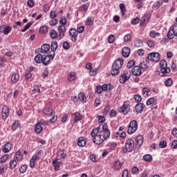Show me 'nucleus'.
Instances as JSON below:
<instances>
[{
	"mask_svg": "<svg viewBox=\"0 0 177 177\" xmlns=\"http://www.w3.org/2000/svg\"><path fill=\"white\" fill-rule=\"evenodd\" d=\"M93 138V143L95 145H102L104 140H107L110 138V130L107 124L103 125L100 124L97 128L93 129L91 133Z\"/></svg>",
	"mask_w": 177,
	"mask_h": 177,
	"instance_id": "nucleus-1",
	"label": "nucleus"
},
{
	"mask_svg": "<svg viewBox=\"0 0 177 177\" xmlns=\"http://www.w3.org/2000/svg\"><path fill=\"white\" fill-rule=\"evenodd\" d=\"M133 147H135V141L132 140V138L128 139L125 142V147L122 148V153H131L132 150H133Z\"/></svg>",
	"mask_w": 177,
	"mask_h": 177,
	"instance_id": "nucleus-2",
	"label": "nucleus"
},
{
	"mask_svg": "<svg viewBox=\"0 0 177 177\" xmlns=\"http://www.w3.org/2000/svg\"><path fill=\"white\" fill-rule=\"evenodd\" d=\"M136 131H138V122L136 120H132L129 124L127 133L132 135V133H135Z\"/></svg>",
	"mask_w": 177,
	"mask_h": 177,
	"instance_id": "nucleus-3",
	"label": "nucleus"
},
{
	"mask_svg": "<svg viewBox=\"0 0 177 177\" xmlns=\"http://www.w3.org/2000/svg\"><path fill=\"white\" fill-rule=\"evenodd\" d=\"M129 78H131V71L126 70L124 71L123 74L120 75L119 82H120V84H125Z\"/></svg>",
	"mask_w": 177,
	"mask_h": 177,
	"instance_id": "nucleus-4",
	"label": "nucleus"
},
{
	"mask_svg": "<svg viewBox=\"0 0 177 177\" xmlns=\"http://www.w3.org/2000/svg\"><path fill=\"white\" fill-rule=\"evenodd\" d=\"M118 112L122 114H128L129 112V102H124L122 106L118 108Z\"/></svg>",
	"mask_w": 177,
	"mask_h": 177,
	"instance_id": "nucleus-5",
	"label": "nucleus"
},
{
	"mask_svg": "<svg viewBox=\"0 0 177 177\" xmlns=\"http://www.w3.org/2000/svg\"><path fill=\"white\" fill-rule=\"evenodd\" d=\"M148 60H151L155 63H158L160 62V53H151L147 56Z\"/></svg>",
	"mask_w": 177,
	"mask_h": 177,
	"instance_id": "nucleus-6",
	"label": "nucleus"
},
{
	"mask_svg": "<svg viewBox=\"0 0 177 177\" xmlns=\"http://www.w3.org/2000/svg\"><path fill=\"white\" fill-rule=\"evenodd\" d=\"M57 31L59 32V40L60 41L62 38L66 37V31H67V29H66V26L59 25L57 28Z\"/></svg>",
	"mask_w": 177,
	"mask_h": 177,
	"instance_id": "nucleus-7",
	"label": "nucleus"
},
{
	"mask_svg": "<svg viewBox=\"0 0 177 177\" xmlns=\"http://www.w3.org/2000/svg\"><path fill=\"white\" fill-rule=\"evenodd\" d=\"M69 35L71 37L72 42H77V40L78 39V32H77L75 28H72L69 30Z\"/></svg>",
	"mask_w": 177,
	"mask_h": 177,
	"instance_id": "nucleus-8",
	"label": "nucleus"
},
{
	"mask_svg": "<svg viewBox=\"0 0 177 177\" xmlns=\"http://www.w3.org/2000/svg\"><path fill=\"white\" fill-rule=\"evenodd\" d=\"M44 124H45V120L41 119L35 124V132H36V133H41L42 132V129H44L42 125H44Z\"/></svg>",
	"mask_w": 177,
	"mask_h": 177,
	"instance_id": "nucleus-9",
	"label": "nucleus"
},
{
	"mask_svg": "<svg viewBox=\"0 0 177 177\" xmlns=\"http://www.w3.org/2000/svg\"><path fill=\"white\" fill-rule=\"evenodd\" d=\"M112 66L121 70V68H122V66H124V59L122 58L116 59L115 61L112 64Z\"/></svg>",
	"mask_w": 177,
	"mask_h": 177,
	"instance_id": "nucleus-10",
	"label": "nucleus"
},
{
	"mask_svg": "<svg viewBox=\"0 0 177 177\" xmlns=\"http://www.w3.org/2000/svg\"><path fill=\"white\" fill-rule=\"evenodd\" d=\"M12 31V27L10 26H0V32L1 34H4V35H8Z\"/></svg>",
	"mask_w": 177,
	"mask_h": 177,
	"instance_id": "nucleus-11",
	"label": "nucleus"
},
{
	"mask_svg": "<svg viewBox=\"0 0 177 177\" xmlns=\"http://www.w3.org/2000/svg\"><path fill=\"white\" fill-rule=\"evenodd\" d=\"M10 111V109L8 107V106L4 105L2 108V118L3 120H6L8 117H9V113Z\"/></svg>",
	"mask_w": 177,
	"mask_h": 177,
	"instance_id": "nucleus-12",
	"label": "nucleus"
},
{
	"mask_svg": "<svg viewBox=\"0 0 177 177\" xmlns=\"http://www.w3.org/2000/svg\"><path fill=\"white\" fill-rule=\"evenodd\" d=\"M131 73L133 75L138 77L139 75H142V68H140V66H136L132 68Z\"/></svg>",
	"mask_w": 177,
	"mask_h": 177,
	"instance_id": "nucleus-13",
	"label": "nucleus"
},
{
	"mask_svg": "<svg viewBox=\"0 0 177 177\" xmlns=\"http://www.w3.org/2000/svg\"><path fill=\"white\" fill-rule=\"evenodd\" d=\"M145 107H146L145 104L142 102L138 103L136 105V113H138V114H141V113H143V109H145Z\"/></svg>",
	"mask_w": 177,
	"mask_h": 177,
	"instance_id": "nucleus-14",
	"label": "nucleus"
},
{
	"mask_svg": "<svg viewBox=\"0 0 177 177\" xmlns=\"http://www.w3.org/2000/svg\"><path fill=\"white\" fill-rule=\"evenodd\" d=\"M169 73H171V68H169V67L162 68H160V71L159 72V75L160 77H165V75H167V74H169Z\"/></svg>",
	"mask_w": 177,
	"mask_h": 177,
	"instance_id": "nucleus-15",
	"label": "nucleus"
},
{
	"mask_svg": "<svg viewBox=\"0 0 177 177\" xmlns=\"http://www.w3.org/2000/svg\"><path fill=\"white\" fill-rule=\"evenodd\" d=\"M136 143L137 149H140V146L143 145V136H138L136 138Z\"/></svg>",
	"mask_w": 177,
	"mask_h": 177,
	"instance_id": "nucleus-16",
	"label": "nucleus"
},
{
	"mask_svg": "<svg viewBox=\"0 0 177 177\" xmlns=\"http://www.w3.org/2000/svg\"><path fill=\"white\" fill-rule=\"evenodd\" d=\"M19 80H20V75L14 73L11 76V83L17 84V82H19Z\"/></svg>",
	"mask_w": 177,
	"mask_h": 177,
	"instance_id": "nucleus-17",
	"label": "nucleus"
},
{
	"mask_svg": "<svg viewBox=\"0 0 177 177\" xmlns=\"http://www.w3.org/2000/svg\"><path fill=\"white\" fill-rule=\"evenodd\" d=\"M122 55L123 57H129V55H131V48H129V47L123 48Z\"/></svg>",
	"mask_w": 177,
	"mask_h": 177,
	"instance_id": "nucleus-18",
	"label": "nucleus"
},
{
	"mask_svg": "<svg viewBox=\"0 0 177 177\" xmlns=\"http://www.w3.org/2000/svg\"><path fill=\"white\" fill-rule=\"evenodd\" d=\"M149 20H150V15H144L141 19L140 25L145 26V24H147Z\"/></svg>",
	"mask_w": 177,
	"mask_h": 177,
	"instance_id": "nucleus-19",
	"label": "nucleus"
},
{
	"mask_svg": "<svg viewBox=\"0 0 177 177\" xmlns=\"http://www.w3.org/2000/svg\"><path fill=\"white\" fill-rule=\"evenodd\" d=\"M39 158V156L37 155H33L32 157L30 160V168H34L35 167V161Z\"/></svg>",
	"mask_w": 177,
	"mask_h": 177,
	"instance_id": "nucleus-20",
	"label": "nucleus"
},
{
	"mask_svg": "<svg viewBox=\"0 0 177 177\" xmlns=\"http://www.w3.org/2000/svg\"><path fill=\"white\" fill-rule=\"evenodd\" d=\"M67 80L70 82H73V81H75V80H77V75L74 72H71L67 75Z\"/></svg>",
	"mask_w": 177,
	"mask_h": 177,
	"instance_id": "nucleus-21",
	"label": "nucleus"
},
{
	"mask_svg": "<svg viewBox=\"0 0 177 177\" xmlns=\"http://www.w3.org/2000/svg\"><path fill=\"white\" fill-rule=\"evenodd\" d=\"M77 145L80 147H84L86 145V141L85 140V138L80 137L77 140Z\"/></svg>",
	"mask_w": 177,
	"mask_h": 177,
	"instance_id": "nucleus-22",
	"label": "nucleus"
},
{
	"mask_svg": "<svg viewBox=\"0 0 177 177\" xmlns=\"http://www.w3.org/2000/svg\"><path fill=\"white\" fill-rule=\"evenodd\" d=\"M12 149V144L8 142L3 147V153H9Z\"/></svg>",
	"mask_w": 177,
	"mask_h": 177,
	"instance_id": "nucleus-23",
	"label": "nucleus"
},
{
	"mask_svg": "<svg viewBox=\"0 0 177 177\" xmlns=\"http://www.w3.org/2000/svg\"><path fill=\"white\" fill-rule=\"evenodd\" d=\"M123 162H120V160H116L114 162L113 167L115 171H119L122 168Z\"/></svg>",
	"mask_w": 177,
	"mask_h": 177,
	"instance_id": "nucleus-24",
	"label": "nucleus"
},
{
	"mask_svg": "<svg viewBox=\"0 0 177 177\" xmlns=\"http://www.w3.org/2000/svg\"><path fill=\"white\" fill-rule=\"evenodd\" d=\"M34 60L35 63H37L38 64H41V63H43L44 62V57H42V55L37 54Z\"/></svg>",
	"mask_w": 177,
	"mask_h": 177,
	"instance_id": "nucleus-25",
	"label": "nucleus"
},
{
	"mask_svg": "<svg viewBox=\"0 0 177 177\" xmlns=\"http://www.w3.org/2000/svg\"><path fill=\"white\" fill-rule=\"evenodd\" d=\"M73 115L75 116V118L73 119V122H75V124H77L78 121H81V120H82V115H81V113L78 112L73 113Z\"/></svg>",
	"mask_w": 177,
	"mask_h": 177,
	"instance_id": "nucleus-26",
	"label": "nucleus"
},
{
	"mask_svg": "<svg viewBox=\"0 0 177 177\" xmlns=\"http://www.w3.org/2000/svg\"><path fill=\"white\" fill-rule=\"evenodd\" d=\"M120 68H117L116 66H114V65H112V69H111V75H113V77H115V75H118V74H120Z\"/></svg>",
	"mask_w": 177,
	"mask_h": 177,
	"instance_id": "nucleus-27",
	"label": "nucleus"
},
{
	"mask_svg": "<svg viewBox=\"0 0 177 177\" xmlns=\"http://www.w3.org/2000/svg\"><path fill=\"white\" fill-rule=\"evenodd\" d=\"M14 160H15V161H21V160H23V155L21 154V152L20 151H17L15 153Z\"/></svg>",
	"mask_w": 177,
	"mask_h": 177,
	"instance_id": "nucleus-28",
	"label": "nucleus"
},
{
	"mask_svg": "<svg viewBox=\"0 0 177 177\" xmlns=\"http://www.w3.org/2000/svg\"><path fill=\"white\" fill-rule=\"evenodd\" d=\"M50 49V46L49 44H43L41 48V53H46V52H49Z\"/></svg>",
	"mask_w": 177,
	"mask_h": 177,
	"instance_id": "nucleus-29",
	"label": "nucleus"
},
{
	"mask_svg": "<svg viewBox=\"0 0 177 177\" xmlns=\"http://www.w3.org/2000/svg\"><path fill=\"white\" fill-rule=\"evenodd\" d=\"M103 89L104 91L106 92H110L111 91H113V89H114V86H113L111 84H103Z\"/></svg>",
	"mask_w": 177,
	"mask_h": 177,
	"instance_id": "nucleus-30",
	"label": "nucleus"
},
{
	"mask_svg": "<svg viewBox=\"0 0 177 177\" xmlns=\"http://www.w3.org/2000/svg\"><path fill=\"white\" fill-rule=\"evenodd\" d=\"M175 37H176V35L172 29H171V28H169V30L167 32V38L169 39H174V38H175Z\"/></svg>",
	"mask_w": 177,
	"mask_h": 177,
	"instance_id": "nucleus-31",
	"label": "nucleus"
},
{
	"mask_svg": "<svg viewBox=\"0 0 177 177\" xmlns=\"http://www.w3.org/2000/svg\"><path fill=\"white\" fill-rule=\"evenodd\" d=\"M78 99L82 102V103H86V97L85 96V94L84 93H80L78 95Z\"/></svg>",
	"mask_w": 177,
	"mask_h": 177,
	"instance_id": "nucleus-32",
	"label": "nucleus"
},
{
	"mask_svg": "<svg viewBox=\"0 0 177 177\" xmlns=\"http://www.w3.org/2000/svg\"><path fill=\"white\" fill-rule=\"evenodd\" d=\"M53 165L55 171H59V169H60V166L59 165V159L54 160L53 161Z\"/></svg>",
	"mask_w": 177,
	"mask_h": 177,
	"instance_id": "nucleus-33",
	"label": "nucleus"
},
{
	"mask_svg": "<svg viewBox=\"0 0 177 177\" xmlns=\"http://www.w3.org/2000/svg\"><path fill=\"white\" fill-rule=\"evenodd\" d=\"M50 37L52 39H57V32L54 29L50 30Z\"/></svg>",
	"mask_w": 177,
	"mask_h": 177,
	"instance_id": "nucleus-34",
	"label": "nucleus"
},
{
	"mask_svg": "<svg viewBox=\"0 0 177 177\" xmlns=\"http://www.w3.org/2000/svg\"><path fill=\"white\" fill-rule=\"evenodd\" d=\"M144 161H147V162H151L153 161V156L150 154H147L143 156Z\"/></svg>",
	"mask_w": 177,
	"mask_h": 177,
	"instance_id": "nucleus-35",
	"label": "nucleus"
},
{
	"mask_svg": "<svg viewBox=\"0 0 177 177\" xmlns=\"http://www.w3.org/2000/svg\"><path fill=\"white\" fill-rule=\"evenodd\" d=\"M134 45L136 48H142L143 46V41H142L140 39H138L135 41Z\"/></svg>",
	"mask_w": 177,
	"mask_h": 177,
	"instance_id": "nucleus-36",
	"label": "nucleus"
},
{
	"mask_svg": "<svg viewBox=\"0 0 177 177\" xmlns=\"http://www.w3.org/2000/svg\"><path fill=\"white\" fill-rule=\"evenodd\" d=\"M52 113H53V111H52V108L50 107L45 108L43 110V113L45 114L46 115H52Z\"/></svg>",
	"mask_w": 177,
	"mask_h": 177,
	"instance_id": "nucleus-37",
	"label": "nucleus"
},
{
	"mask_svg": "<svg viewBox=\"0 0 177 177\" xmlns=\"http://www.w3.org/2000/svg\"><path fill=\"white\" fill-rule=\"evenodd\" d=\"M17 165V160H15V159L10 160L9 164V168L10 169H15V167Z\"/></svg>",
	"mask_w": 177,
	"mask_h": 177,
	"instance_id": "nucleus-38",
	"label": "nucleus"
},
{
	"mask_svg": "<svg viewBox=\"0 0 177 177\" xmlns=\"http://www.w3.org/2000/svg\"><path fill=\"white\" fill-rule=\"evenodd\" d=\"M93 23H95V19L91 17H88L86 20L85 24L86 26H92Z\"/></svg>",
	"mask_w": 177,
	"mask_h": 177,
	"instance_id": "nucleus-39",
	"label": "nucleus"
},
{
	"mask_svg": "<svg viewBox=\"0 0 177 177\" xmlns=\"http://www.w3.org/2000/svg\"><path fill=\"white\" fill-rule=\"evenodd\" d=\"M156 102L157 100L155 97H151L147 100L146 104L147 106H150L151 104H154V103H156Z\"/></svg>",
	"mask_w": 177,
	"mask_h": 177,
	"instance_id": "nucleus-40",
	"label": "nucleus"
},
{
	"mask_svg": "<svg viewBox=\"0 0 177 177\" xmlns=\"http://www.w3.org/2000/svg\"><path fill=\"white\" fill-rule=\"evenodd\" d=\"M49 62H50V57L49 55H46L44 57H43L44 66H48V64H49Z\"/></svg>",
	"mask_w": 177,
	"mask_h": 177,
	"instance_id": "nucleus-41",
	"label": "nucleus"
},
{
	"mask_svg": "<svg viewBox=\"0 0 177 177\" xmlns=\"http://www.w3.org/2000/svg\"><path fill=\"white\" fill-rule=\"evenodd\" d=\"M48 28L46 26H41L39 28L40 34H46V32H48Z\"/></svg>",
	"mask_w": 177,
	"mask_h": 177,
	"instance_id": "nucleus-42",
	"label": "nucleus"
},
{
	"mask_svg": "<svg viewBox=\"0 0 177 177\" xmlns=\"http://www.w3.org/2000/svg\"><path fill=\"white\" fill-rule=\"evenodd\" d=\"M160 6H162V2H160V1L155 2L153 6V9H155V10H157L160 9Z\"/></svg>",
	"mask_w": 177,
	"mask_h": 177,
	"instance_id": "nucleus-43",
	"label": "nucleus"
},
{
	"mask_svg": "<svg viewBox=\"0 0 177 177\" xmlns=\"http://www.w3.org/2000/svg\"><path fill=\"white\" fill-rule=\"evenodd\" d=\"M59 26H66L67 24V18L62 17L59 19Z\"/></svg>",
	"mask_w": 177,
	"mask_h": 177,
	"instance_id": "nucleus-44",
	"label": "nucleus"
},
{
	"mask_svg": "<svg viewBox=\"0 0 177 177\" xmlns=\"http://www.w3.org/2000/svg\"><path fill=\"white\" fill-rule=\"evenodd\" d=\"M174 84V80H172L171 78H168L165 82V86H172Z\"/></svg>",
	"mask_w": 177,
	"mask_h": 177,
	"instance_id": "nucleus-45",
	"label": "nucleus"
},
{
	"mask_svg": "<svg viewBox=\"0 0 177 177\" xmlns=\"http://www.w3.org/2000/svg\"><path fill=\"white\" fill-rule=\"evenodd\" d=\"M9 160V155L6 154L3 156L1 158H0V162L1 164H3V162H6V161H8Z\"/></svg>",
	"mask_w": 177,
	"mask_h": 177,
	"instance_id": "nucleus-46",
	"label": "nucleus"
},
{
	"mask_svg": "<svg viewBox=\"0 0 177 177\" xmlns=\"http://www.w3.org/2000/svg\"><path fill=\"white\" fill-rule=\"evenodd\" d=\"M19 127H20V122L19 120H17L12 124V128L13 131H16V129H19Z\"/></svg>",
	"mask_w": 177,
	"mask_h": 177,
	"instance_id": "nucleus-47",
	"label": "nucleus"
},
{
	"mask_svg": "<svg viewBox=\"0 0 177 177\" xmlns=\"http://www.w3.org/2000/svg\"><path fill=\"white\" fill-rule=\"evenodd\" d=\"M57 49V41H53L51 43V50L53 52H55V50Z\"/></svg>",
	"mask_w": 177,
	"mask_h": 177,
	"instance_id": "nucleus-48",
	"label": "nucleus"
},
{
	"mask_svg": "<svg viewBox=\"0 0 177 177\" xmlns=\"http://www.w3.org/2000/svg\"><path fill=\"white\" fill-rule=\"evenodd\" d=\"M79 10L80 12H84L86 13V12H88V6L83 4L79 8Z\"/></svg>",
	"mask_w": 177,
	"mask_h": 177,
	"instance_id": "nucleus-49",
	"label": "nucleus"
},
{
	"mask_svg": "<svg viewBox=\"0 0 177 177\" xmlns=\"http://www.w3.org/2000/svg\"><path fill=\"white\" fill-rule=\"evenodd\" d=\"M32 93H41V88H39V86L35 85L33 87V90L32 91Z\"/></svg>",
	"mask_w": 177,
	"mask_h": 177,
	"instance_id": "nucleus-50",
	"label": "nucleus"
},
{
	"mask_svg": "<svg viewBox=\"0 0 177 177\" xmlns=\"http://www.w3.org/2000/svg\"><path fill=\"white\" fill-rule=\"evenodd\" d=\"M167 64L166 60H164V59L160 60V68H167Z\"/></svg>",
	"mask_w": 177,
	"mask_h": 177,
	"instance_id": "nucleus-51",
	"label": "nucleus"
},
{
	"mask_svg": "<svg viewBox=\"0 0 177 177\" xmlns=\"http://www.w3.org/2000/svg\"><path fill=\"white\" fill-rule=\"evenodd\" d=\"M120 8L122 15H125V12H127V8H125V4L120 3Z\"/></svg>",
	"mask_w": 177,
	"mask_h": 177,
	"instance_id": "nucleus-52",
	"label": "nucleus"
},
{
	"mask_svg": "<svg viewBox=\"0 0 177 177\" xmlns=\"http://www.w3.org/2000/svg\"><path fill=\"white\" fill-rule=\"evenodd\" d=\"M108 41L109 44H114V41H115V36H114V35H110L108 37Z\"/></svg>",
	"mask_w": 177,
	"mask_h": 177,
	"instance_id": "nucleus-53",
	"label": "nucleus"
},
{
	"mask_svg": "<svg viewBox=\"0 0 177 177\" xmlns=\"http://www.w3.org/2000/svg\"><path fill=\"white\" fill-rule=\"evenodd\" d=\"M27 165H23L20 168H19V172L20 174H24L26 171H27Z\"/></svg>",
	"mask_w": 177,
	"mask_h": 177,
	"instance_id": "nucleus-54",
	"label": "nucleus"
},
{
	"mask_svg": "<svg viewBox=\"0 0 177 177\" xmlns=\"http://www.w3.org/2000/svg\"><path fill=\"white\" fill-rule=\"evenodd\" d=\"M149 93H150V88L145 87L142 88V95H146L149 96Z\"/></svg>",
	"mask_w": 177,
	"mask_h": 177,
	"instance_id": "nucleus-55",
	"label": "nucleus"
},
{
	"mask_svg": "<svg viewBox=\"0 0 177 177\" xmlns=\"http://www.w3.org/2000/svg\"><path fill=\"white\" fill-rule=\"evenodd\" d=\"M134 99L136 103H140L142 102V96H140V95H135Z\"/></svg>",
	"mask_w": 177,
	"mask_h": 177,
	"instance_id": "nucleus-56",
	"label": "nucleus"
},
{
	"mask_svg": "<svg viewBox=\"0 0 177 177\" xmlns=\"http://www.w3.org/2000/svg\"><path fill=\"white\" fill-rule=\"evenodd\" d=\"M138 172H139V168H138V167L136 166L133 167L131 169V174L133 175H136V174H138Z\"/></svg>",
	"mask_w": 177,
	"mask_h": 177,
	"instance_id": "nucleus-57",
	"label": "nucleus"
},
{
	"mask_svg": "<svg viewBox=\"0 0 177 177\" xmlns=\"http://www.w3.org/2000/svg\"><path fill=\"white\" fill-rule=\"evenodd\" d=\"M116 115H117V111H115V110L114 109L111 110L109 113V117L111 118H114V117H115Z\"/></svg>",
	"mask_w": 177,
	"mask_h": 177,
	"instance_id": "nucleus-58",
	"label": "nucleus"
},
{
	"mask_svg": "<svg viewBox=\"0 0 177 177\" xmlns=\"http://www.w3.org/2000/svg\"><path fill=\"white\" fill-rule=\"evenodd\" d=\"M170 28L173 30V32L175 33L176 37H177V24H174L173 26L170 27Z\"/></svg>",
	"mask_w": 177,
	"mask_h": 177,
	"instance_id": "nucleus-59",
	"label": "nucleus"
},
{
	"mask_svg": "<svg viewBox=\"0 0 177 177\" xmlns=\"http://www.w3.org/2000/svg\"><path fill=\"white\" fill-rule=\"evenodd\" d=\"M135 66V61L131 60L127 63V68H132Z\"/></svg>",
	"mask_w": 177,
	"mask_h": 177,
	"instance_id": "nucleus-60",
	"label": "nucleus"
},
{
	"mask_svg": "<svg viewBox=\"0 0 177 177\" xmlns=\"http://www.w3.org/2000/svg\"><path fill=\"white\" fill-rule=\"evenodd\" d=\"M50 17L51 19H55V17H57V14L56 13V11L55 10L50 11Z\"/></svg>",
	"mask_w": 177,
	"mask_h": 177,
	"instance_id": "nucleus-61",
	"label": "nucleus"
},
{
	"mask_svg": "<svg viewBox=\"0 0 177 177\" xmlns=\"http://www.w3.org/2000/svg\"><path fill=\"white\" fill-rule=\"evenodd\" d=\"M57 23H59L58 19H53V20L50 21L49 25L51 26H56V24H57Z\"/></svg>",
	"mask_w": 177,
	"mask_h": 177,
	"instance_id": "nucleus-62",
	"label": "nucleus"
},
{
	"mask_svg": "<svg viewBox=\"0 0 177 177\" xmlns=\"http://www.w3.org/2000/svg\"><path fill=\"white\" fill-rule=\"evenodd\" d=\"M159 147H160V149H164V148L167 147V142L166 141H160V142L159 143Z\"/></svg>",
	"mask_w": 177,
	"mask_h": 177,
	"instance_id": "nucleus-63",
	"label": "nucleus"
},
{
	"mask_svg": "<svg viewBox=\"0 0 177 177\" xmlns=\"http://www.w3.org/2000/svg\"><path fill=\"white\" fill-rule=\"evenodd\" d=\"M104 88H103V86H97V88H96V92L97 93H102V92H103Z\"/></svg>",
	"mask_w": 177,
	"mask_h": 177,
	"instance_id": "nucleus-64",
	"label": "nucleus"
}]
</instances>
